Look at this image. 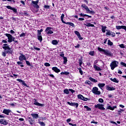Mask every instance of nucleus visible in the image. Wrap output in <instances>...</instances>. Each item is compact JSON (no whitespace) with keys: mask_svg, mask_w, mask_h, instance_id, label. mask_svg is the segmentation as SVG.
Here are the masks:
<instances>
[{"mask_svg":"<svg viewBox=\"0 0 126 126\" xmlns=\"http://www.w3.org/2000/svg\"><path fill=\"white\" fill-rule=\"evenodd\" d=\"M98 50L99 52H103L106 56H107V57H113V53H112L109 50H105V49H103L100 47L98 48Z\"/></svg>","mask_w":126,"mask_h":126,"instance_id":"nucleus-1","label":"nucleus"},{"mask_svg":"<svg viewBox=\"0 0 126 126\" xmlns=\"http://www.w3.org/2000/svg\"><path fill=\"white\" fill-rule=\"evenodd\" d=\"M118 64H119V62L118 61H114L111 62L110 66L112 70H114V69H115L116 67H117Z\"/></svg>","mask_w":126,"mask_h":126,"instance_id":"nucleus-2","label":"nucleus"},{"mask_svg":"<svg viewBox=\"0 0 126 126\" xmlns=\"http://www.w3.org/2000/svg\"><path fill=\"white\" fill-rule=\"evenodd\" d=\"M92 92L95 95H100L101 94V92L99 91V89L96 87H94L93 88Z\"/></svg>","mask_w":126,"mask_h":126,"instance_id":"nucleus-3","label":"nucleus"},{"mask_svg":"<svg viewBox=\"0 0 126 126\" xmlns=\"http://www.w3.org/2000/svg\"><path fill=\"white\" fill-rule=\"evenodd\" d=\"M2 48L6 54H12V49L9 47H2Z\"/></svg>","mask_w":126,"mask_h":126,"instance_id":"nucleus-4","label":"nucleus"},{"mask_svg":"<svg viewBox=\"0 0 126 126\" xmlns=\"http://www.w3.org/2000/svg\"><path fill=\"white\" fill-rule=\"evenodd\" d=\"M78 99H80L81 100H82L83 101H87V100H90V99L88 98L87 97H85L84 96H83V95H81V94H78Z\"/></svg>","mask_w":126,"mask_h":126,"instance_id":"nucleus-5","label":"nucleus"},{"mask_svg":"<svg viewBox=\"0 0 126 126\" xmlns=\"http://www.w3.org/2000/svg\"><path fill=\"white\" fill-rule=\"evenodd\" d=\"M20 56L19 57V60L21 62H22V61H26V56L25 55L22 54V53L20 54Z\"/></svg>","mask_w":126,"mask_h":126,"instance_id":"nucleus-6","label":"nucleus"},{"mask_svg":"<svg viewBox=\"0 0 126 126\" xmlns=\"http://www.w3.org/2000/svg\"><path fill=\"white\" fill-rule=\"evenodd\" d=\"M67 104L72 107H76V108H78L79 104L78 103H73L69 101L67 102Z\"/></svg>","mask_w":126,"mask_h":126,"instance_id":"nucleus-7","label":"nucleus"},{"mask_svg":"<svg viewBox=\"0 0 126 126\" xmlns=\"http://www.w3.org/2000/svg\"><path fill=\"white\" fill-rule=\"evenodd\" d=\"M5 36H6V37L8 38V42L9 43H11V42H12V35H11L10 34L6 33Z\"/></svg>","mask_w":126,"mask_h":126,"instance_id":"nucleus-8","label":"nucleus"},{"mask_svg":"<svg viewBox=\"0 0 126 126\" xmlns=\"http://www.w3.org/2000/svg\"><path fill=\"white\" fill-rule=\"evenodd\" d=\"M94 107L96 108H98L99 110H105V108H104V105H103V104H97V105H95Z\"/></svg>","mask_w":126,"mask_h":126,"instance_id":"nucleus-9","label":"nucleus"},{"mask_svg":"<svg viewBox=\"0 0 126 126\" xmlns=\"http://www.w3.org/2000/svg\"><path fill=\"white\" fill-rule=\"evenodd\" d=\"M2 113L3 114H5V115H7V116H8L9 115V113H11V110H10V109H4Z\"/></svg>","mask_w":126,"mask_h":126,"instance_id":"nucleus-10","label":"nucleus"},{"mask_svg":"<svg viewBox=\"0 0 126 126\" xmlns=\"http://www.w3.org/2000/svg\"><path fill=\"white\" fill-rule=\"evenodd\" d=\"M63 17H64V14H62V15L61 17V19L62 22H63V23H64V24H66L67 25H69V24L70 23V22L66 23L65 22H64V21H63Z\"/></svg>","mask_w":126,"mask_h":126,"instance_id":"nucleus-11","label":"nucleus"},{"mask_svg":"<svg viewBox=\"0 0 126 126\" xmlns=\"http://www.w3.org/2000/svg\"><path fill=\"white\" fill-rule=\"evenodd\" d=\"M51 29H52L51 27H48L46 29L45 32H46V33H47L48 34H53V33H54V32L52 31Z\"/></svg>","mask_w":126,"mask_h":126,"instance_id":"nucleus-12","label":"nucleus"},{"mask_svg":"<svg viewBox=\"0 0 126 126\" xmlns=\"http://www.w3.org/2000/svg\"><path fill=\"white\" fill-rule=\"evenodd\" d=\"M0 123L1 124V125H4V126L8 125V122H7V121H6V120L5 119H0Z\"/></svg>","mask_w":126,"mask_h":126,"instance_id":"nucleus-13","label":"nucleus"},{"mask_svg":"<svg viewBox=\"0 0 126 126\" xmlns=\"http://www.w3.org/2000/svg\"><path fill=\"white\" fill-rule=\"evenodd\" d=\"M34 102L33 103L34 105H36V106H39V107H43L44 104L40 103L37 101L36 99H34Z\"/></svg>","mask_w":126,"mask_h":126,"instance_id":"nucleus-14","label":"nucleus"},{"mask_svg":"<svg viewBox=\"0 0 126 126\" xmlns=\"http://www.w3.org/2000/svg\"><path fill=\"white\" fill-rule=\"evenodd\" d=\"M75 34L77 35L78 38L79 39V40H82L83 38L81 37V35H80V33L78 32V31H75L74 32Z\"/></svg>","mask_w":126,"mask_h":126,"instance_id":"nucleus-15","label":"nucleus"},{"mask_svg":"<svg viewBox=\"0 0 126 126\" xmlns=\"http://www.w3.org/2000/svg\"><path fill=\"white\" fill-rule=\"evenodd\" d=\"M6 7L8 8V9H11V10H13V12H14L15 13H17V10L15 8H12L10 6H6Z\"/></svg>","mask_w":126,"mask_h":126,"instance_id":"nucleus-16","label":"nucleus"},{"mask_svg":"<svg viewBox=\"0 0 126 126\" xmlns=\"http://www.w3.org/2000/svg\"><path fill=\"white\" fill-rule=\"evenodd\" d=\"M17 81H19V82H21L23 85H24V86L27 87V84L25 83V82L20 79H17Z\"/></svg>","mask_w":126,"mask_h":126,"instance_id":"nucleus-17","label":"nucleus"},{"mask_svg":"<svg viewBox=\"0 0 126 126\" xmlns=\"http://www.w3.org/2000/svg\"><path fill=\"white\" fill-rule=\"evenodd\" d=\"M52 70H53L54 71H55V72H56L57 73L61 71V70H60V69L58 68V67H52Z\"/></svg>","mask_w":126,"mask_h":126,"instance_id":"nucleus-18","label":"nucleus"},{"mask_svg":"<svg viewBox=\"0 0 126 126\" xmlns=\"http://www.w3.org/2000/svg\"><path fill=\"white\" fill-rule=\"evenodd\" d=\"M31 116L32 117L33 119H38L39 118L38 114H32Z\"/></svg>","mask_w":126,"mask_h":126,"instance_id":"nucleus-19","label":"nucleus"},{"mask_svg":"<svg viewBox=\"0 0 126 126\" xmlns=\"http://www.w3.org/2000/svg\"><path fill=\"white\" fill-rule=\"evenodd\" d=\"M106 89L107 90H108L109 91H113L114 90H116V89H115V88H114V87H109V86H107Z\"/></svg>","mask_w":126,"mask_h":126,"instance_id":"nucleus-20","label":"nucleus"},{"mask_svg":"<svg viewBox=\"0 0 126 126\" xmlns=\"http://www.w3.org/2000/svg\"><path fill=\"white\" fill-rule=\"evenodd\" d=\"M94 67L95 70H97V71H100V70H101V68L96 65H94Z\"/></svg>","mask_w":126,"mask_h":126,"instance_id":"nucleus-21","label":"nucleus"},{"mask_svg":"<svg viewBox=\"0 0 126 126\" xmlns=\"http://www.w3.org/2000/svg\"><path fill=\"white\" fill-rule=\"evenodd\" d=\"M105 85L106 84H105V83H99L98 84V86L99 87V88H100V89H102V88H103V87H104Z\"/></svg>","mask_w":126,"mask_h":126,"instance_id":"nucleus-22","label":"nucleus"},{"mask_svg":"<svg viewBox=\"0 0 126 126\" xmlns=\"http://www.w3.org/2000/svg\"><path fill=\"white\" fill-rule=\"evenodd\" d=\"M84 25L87 27H94V25L91 23L85 24Z\"/></svg>","mask_w":126,"mask_h":126,"instance_id":"nucleus-23","label":"nucleus"},{"mask_svg":"<svg viewBox=\"0 0 126 126\" xmlns=\"http://www.w3.org/2000/svg\"><path fill=\"white\" fill-rule=\"evenodd\" d=\"M116 108H117V106H113V107L109 106L107 107V109L108 110H111V111H114V110H115V109H116Z\"/></svg>","mask_w":126,"mask_h":126,"instance_id":"nucleus-24","label":"nucleus"},{"mask_svg":"<svg viewBox=\"0 0 126 126\" xmlns=\"http://www.w3.org/2000/svg\"><path fill=\"white\" fill-rule=\"evenodd\" d=\"M110 80L113 82H115L116 83H119V80H118L116 78H114V79L111 78H110Z\"/></svg>","mask_w":126,"mask_h":126,"instance_id":"nucleus-25","label":"nucleus"},{"mask_svg":"<svg viewBox=\"0 0 126 126\" xmlns=\"http://www.w3.org/2000/svg\"><path fill=\"white\" fill-rule=\"evenodd\" d=\"M17 63L18 65H20L21 67H24V65H23V63L21 61H19L17 62Z\"/></svg>","mask_w":126,"mask_h":126,"instance_id":"nucleus-26","label":"nucleus"},{"mask_svg":"<svg viewBox=\"0 0 126 126\" xmlns=\"http://www.w3.org/2000/svg\"><path fill=\"white\" fill-rule=\"evenodd\" d=\"M106 29H107V27L106 26H102L101 27V30L103 33H105L106 32Z\"/></svg>","mask_w":126,"mask_h":126,"instance_id":"nucleus-27","label":"nucleus"},{"mask_svg":"<svg viewBox=\"0 0 126 126\" xmlns=\"http://www.w3.org/2000/svg\"><path fill=\"white\" fill-rule=\"evenodd\" d=\"M52 44H53V45H58L59 42H58V40H53L52 41Z\"/></svg>","mask_w":126,"mask_h":126,"instance_id":"nucleus-28","label":"nucleus"},{"mask_svg":"<svg viewBox=\"0 0 126 126\" xmlns=\"http://www.w3.org/2000/svg\"><path fill=\"white\" fill-rule=\"evenodd\" d=\"M89 80H91V81H92V82H98V81L97 80L92 78V77H90Z\"/></svg>","mask_w":126,"mask_h":126,"instance_id":"nucleus-29","label":"nucleus"},{"mask_svg":"<svg viewBox=\"0 0 126 126\" xmlns=\"http://www.w3.org/2000/svg\"><path fill=\"white\" fill-rule=\"evenodd\" d=\"M81 7H83V8H84L85 9H86V11H87L88 9L89 8H88V6L86 5L85 4H83L81 5Z\"/></svg>","mask_w":126,"mask_h":126,"instance_id":"nucleus-30","label":"nucleus"},{"mask_svg":"<svg viewBox=\"0 0 126 126\" xmlns=\"http://www.w3.org/2000/svg\"><path fill=\"white\" fill-rule=\"evenodd\" d=\"M80 15L81 16H82L83 17H84V16H88V17H89L90 18H91V17H92V16H89V15H86V14H83L82 13H81L80 14Z\"/></svg>","mask_w":126,"mask_h":126,"instance_id":"nucleus-31","label":"nucleus"},{"mask_svg":"<svg viewBox=\"0 0 126 126\" xmlns=\"http://www.w3.org/2000/svg\"><path fill=\"white\" fill-rule=\"evenodd\" d=\"M106 35H108L109 36H111L112 35V32H110L109 30H106Z\"/></svg>","mask_w":126,"mask_h":126,"instance_id":"nucleus-32","label":"nucleus"},{"mask_svg":"<svg viewBox=\"0 0 126 126\" xmlns=\"http://www.w3.org/2000/svg\"><path fill=\"white\" fill-rule=\"evenodd\" d=\"M87 12H89V13H91V14H94L95 12L94 11H91L89 8L87 10Z\"/></svg>","mask_w":126,"mask_h":126,"instance_id":"nucleus-33","label":"nucleus"},{"mask_svg":"<svg viewBox=\"0 0 126 126\" xmlns=\"http://www.w3.org/2000/svg\"><path fill=\"white\" fill-rule=\"evenodd\" d=\"M63 63H64V64H66V63H67V58L66 57H63Z\"/></svg>","mask_w":126,"mask_h":126,"instance_id":"nucleus-34","label":"nucleus"},{"mask_svg":"<svg viewBox=\"0 0 126 126\" xmlns=\"http://www.w3.org/2000/svg\"><path fill=\"white\" fill-rule=\"evenodd\" d=\"M64 93H65V94H66L67 95L69 94V91H68V89H65L63 91Z\"/></svg>","mask_w":126,"mask_h":126,"instance_id":"nucleus-35","label":"nucleus"},{"mask_svg":"<svg viewBox=\"0 0 126 126\" xmlns=\"http://www.w3.org/2000/svg\"><path fill=\"white\" fill-rule=\"evenodd\" d=\"M37 39L39 40V41H40V42H42V41H43V38L41 35H38Z\"/></svg>","mask_w":126,"mask_h":126,"instance_id":"nucleus-36","label":"nucleus"},{"mask_svg":"<svg viewBox=\"0 0 126 126\" xmlns=\"http://www.w3.org/2000/svg\"><path fill=\"white\" fill-rule=\"evenodd\" d=\"M61 74H64L65 75H68L69 74V72H62L61 73Z\"/></svg>","mask_w":126,"mask_h":126,"instance_id":"nucleus-37","label":"nucleus"},{"mask_svg":"<svg viewBox=\"0 0 126 126\" xmlns=\"http://www.w3.org/2000/svg\"><path fill=\"white\" fill-rule=\"evenodd\" d=\"M108 45L109 46H113V42L111 41V40H108Z\"/></svg>","mask_w":126,"mask_h":126,"instance_id":"nucleus-38","label":"nucleus"},{"mask_svg":"<svg viewBox=\"0 0 126 126\" xmlns=\"http://www.w3.org/2000/svg\"><path fill=\"white\" fill-rule=\"evenodd\" d=\"M84 108H85V109H87V111H91V108H89V107H88V106H84Z\"/></svg>","mask_w":126,"mask_h":126,"instance_id":"nucleus-39","label":"nucleus"},{"mask_svg":"<svg viewBox=\"0 0 126 126\" xmlns=\"http://www.w3.org/2000/svg\"><path fill=\"white\" fill-rule=\"evenodd\" d=\"M32 3L33 4H35V5H37L38 4V1H32Z\"/></svg>","mask_w":126,"mask_h":126,"instance_id":"nucleus-40","label":"nucleus"},{"mask_svg":"<svg viewBox=\"0 0 126 126\" xmlns=\"http://www.w3.org/2000/svg\"><path fill=\"white\" fill-rule=\"evenodd\" d=\"M38 123L39 124V125H41V126H45L46 125L45 123L43 122H39Z\"/></svg>","mask_w":126,"mask_h":126,"instance_id":"nucleus-41","label":"nucleus"},{"mask_svg":"<svg viewBox=\"0 0 126 126\" xmlns=\"http://www.w3.org/2000/svg\"><path fill=\"white\" fill-rule=\"evenodd\" d=\"M44 8H46V9H50V6L49 5H45L44 6Z\"/></svg>","mask_w":126,"mask_h":126,"instance_id":"nucleus-42","label":"nucleus"},{"mask_svg":"<svg viewBox=\"0 0 126 126\" xmlns=\"http://www.w3.org/2000/svg\"><path fill=\"white\" fill-rule=\"evenodd\" d=\"M85 83L86 84H88V85H91V82L90 81H86Z\"/></svg>","mask_w":126,"mask_h":126,"instance_id":"nucleus-43","label":"nucleus"},{"mask_svg":"<svg viewBox=\"0 0 126 126\" xmlns=\"http://www.w3.org/2000/svg\"><path fill=\"white\" fill-rule=\"evenodd\" d=\"M79 72L81 75L83 74V71H82V70L81 69V68H79Z\"/></svg>","mask_w":126,"mask_h":126,"instance_id":"nucleus-44","label":"nucleus"},{"mask_svg":"<svg viewBox=\"0 0 126 126\" xmlns=\"http://www.w3.org/2000/svg\"><path fill=\"white\" fill-rule=\"evenodd\" d=\"M44 65L45 66H51V64L48 63H44Z\"/></svg>","mask_w":126,"mask_h":126,"instance_id":"nucleus-45","label":"nucleus"},{"mask_svg":"<svg viewBox=\"0 0 126 126\" xmlns=\"http://www.w3.org/2000/svg\"><path fill=\"white\" fill-rule=\"evenodd\" d=\"M121 65H123V66H125L126 67V63L124 62H121Z\"/></svg>","mask_w":126,"mask_h":126,"instance_id":"nucleus-46","label":"nucleus"},{"mask_svg":"<svg viewBox=\"0 0 126 126\" xmlns=\"http://www.w3.org/2000/svg\"><path fill=\"white\" fill-rule=\"evenodd\" d=\"M89 55L91 56H94V51H90L89 53Z\"/></svg>","mask_w":126,"mask_h":126,"instance_id":"nucleus-47","label":"nucleus"},{"mask_svg":"<svg viewBox=\"0 0 126 126\" xmlns=\"http://www.w3.org/2000/svg\"><path fill=\"white\" fill-rule=\"evenodd\" d=\"M98 101L100 102V103H103L104 102V100L102 99V98H99L98 99Z\"/></svg>","mask_w":126,"mask_h":126,"instance_id":"nucleus-48","label":"nucleus"},{"mask_svg":"<svg viewBox=\"0 0 126 126\" xmlns=\"http://www.w3.org/2000/svg\"><path fill=\"white\" fill-rule=\"evenodd\" d=\"M6 54H7V53L5 51L3 52L2 54L3 57H6Z\"/></svg>","mask_w":126,"mask_h":126,"instance_id":"nucleus-49","label":"nucleus"},{"mask_svg":"<svg viewBox=\"0 0 126 126\" xmlns=\"http://www.w3.org/2000/svg\"><path fill=\"white\" fill-rule=\"evenodd\" d=\"M20 37H25V33L24 32H23L22 34L20 35Z\"/></svg>","mask_w":126,"mask_h":126,"instance_id":"nucleus-50","label":"nucleus"},{"mask_svg":"<svg viewBox=\"0 0 126 126\" xmlns=\"http://www.w3.org/2000/svg\"><path fill=\"white\" fill-rule=\"evenodd\" d=\"M26 64H27V65H29V66L31 65L30 62L29 61H26Z\"/></svg>","mask_w":126,"mask_h":126,"instance_id":"nucleus-51","label":"nucleus"},{"mask_svg":"<svg viewBox=\"0 0 126 126\" xmlns=\"http://www.w3.org/2000/svg\"><path fill=\"white\" fill-rule=\"evenodd\" d=\"M119 46L120 48H122L123 49L125 48V45H124V44H120Z\"/></svg>","mask_w":126,"mask_h":126,"instance_id":"nucleus-52","label":"nucleus"},{"mask_svg":"<svg viewBox=\"0 0 126 126\" xmlns=\"http://www.w3.org/2000/svg\"><path fill=\"white\" fill-rule=\"evenodd\" d=\"M33 49H34L35 50H36L37 51H40V48H39L36 47L35 46L33 47Z\"/></svg>","mask_w":126,"mask_h":126,"instance_id":"nucleus-53","label":"nucleus"},{"mask_svg":"<svg viewBox=\"0 0 126 126\" xmlns=\"http://www.w3.org/2000/svg\"><path fill=\"white\" fill-rule=\"evenodd\" d=\"M70 26H72V27H74V23H70V24L69 25Z\"/></svg>","mask_w":126,"mask_h":126,"instance_id":"nucleus-54","label":"nucleus"},{"mask_svg":"<svg viewBox=\"0 0 126 126\" xmlns=\"http://www.w3.org/2000/svg\"><path fill=\"white\" fill-rule=\"evenodd\" d=\"M122 112H124L123 109H120V110L118 111V113H119V115H121V113H122Z\"/></svg>","mask_w":126,"mask_h":126,"instance_id":"nucleus-55","label":"nucleus"},{"mask_svg":"<svg viewBox=\"0 0 126 126\" xmlns=\"http://www.w3.org/2000/svg\"><path fill=\"white\" fill-rule=\"evenodd\" d=\"M112 37H115L116 36V33H114V32H112L111 33V35Z\"/></svg>","mask_w":126,"mask_h":126,"instance_id":"nucleus-56","label":"nucleus"},{"mask_svg":"<svg viewBox=\"0 0 126 126\" xmlns=\"http://www.w3.org/2000/svg\"><path fill=\"white\" fill-rule=\"evenodd\" d=\"M79 64L81 66L82 64V60H79Z\"/></svg>","mask_w":126,"mask_h":126,"instance_id":"nucleus-57","label":"nucleus"},{"mask_svg":"<svg viewBox=\"0 0 126 126\" xmlns=\"http://www.w3.org/2000/svg\"><path fill=\"white\" fill-rule=\"evenodd\" d=\"M111 124H114V125H116V126H118V124H117V123H116L115 122L111 121Z\"/></svg>","mask_w":126,"mask_h":126,"instance_id":"nucleus-58","label":"nucleus"},{"mask_svg":"<svg viewBox=\"0 0 126 126\" xmlns=\"http://www.w3.org/2000/svg\"><path fill=\"white\" fill-rule=\"evenodd\" d=\"M37 32H39V35H41V32H43V30L41 29L40 31L38 30Z\"/></svg>","mask_w":126,"mask_h":126,"instance_id":"nucleus-59","label":"nucleus"},{"mask_svg":"<svg viewBox=\"0 0 126 126\" xmlns=\"http://www.w3.org/2000/svg\"><path fill=\"white\" fill-rule=\"evenodd\" d=\"M118 73H119V74H122L123 72L122 71H121V70H118Z\"/></svg>","mask_w":126,"mask_h":126,"instance_id":"nucleus-60","label":"nucleus"},{"mask_svg":"<svg viewBox=\"0 0 126 126\" xmlns=\"http://www.w3.org/2000/svg\"><path fill=\"white\" fill-rule=\"evenodd\" d=\"M21 3H22V4H23V5H25V2H24V1L23 0H21L20 1Z\"/></svg>","mask_w":126,"mask_h":126,"instance_id":"nucleus-61","label":"nucleus"},{"mask_svg":"<svg viewBox=\"0 0 126 126\" xmlns=\"http://www.w3.org/2000/svg\"><path fill=\"white\" fill-rule=\"evenodd\" d=\"M78 20L79 21H82L84 20V18H80L78 19Z\"/></svg>","mask_w":126,"mask_h":126,"instance_id":"nucleus-62","label":"nucleus"},{"mask_svg":"<svg viewBox=\"0 0 126 126\" xmlns=\"http://www.w3.org/2000/svg\"><path fill=\"white\" fill-rule=\"evenodd\" d=\"M69 91H71L72 93H74V92H75V91L72 89H69Z\"/></svg>","mask_w":126,"mask_h":126,"instance_id":"nucleus-63","label":"nucleus"},{"mask_svg":"<svg viewBox=\"0 0 126 126\" xmlns=\"http://www.w3.org/2000/svg\"><path fill=\"white\" fill-rule=\"evenodd\" d=\"M3 47H9L7 44H4Z\"/></svg>","mask_w":126,"mask_h":126,"instance_id":"nucleus-64","label":"nucleus"}]
</instances>
